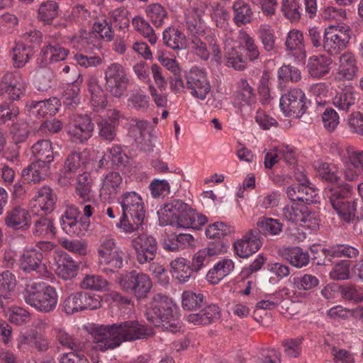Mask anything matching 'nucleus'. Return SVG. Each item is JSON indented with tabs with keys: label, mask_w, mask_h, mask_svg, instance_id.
I'll list each match as a JSON object with an SVG mask.
<instances>
[{
	"label": "nucleus",
	"mask_w": 363,
	"mask_h": 363,
	"mask_svg": "<svg viewBox=\"0 0 363 363\" xmlns=\"http://www.w3.org/2000/svg\"><path fill=\"white\" fill-rule=\"evenodd\" d=\"M332 62V59L324 55L310 57L306 65L309 76L316 79L323 78L330 72Z\"/></svg>",
	"instance_id": "22"
},
{
	"label": "nucleus",
	"mask_w": 363,
	"mask_h": 363,
	"mask_svg": "<svg viewBox=\"0 0 363 363\" xmlns=\"http://www.w3.org/2000/svg\"><path fill=\"white\" fill-rule=\"evenodd\" d=\"M207 222V218L202 214H199L189 206L186 212L182 213L181 216L174 221L170 223V225L182 228H193L199 230Z\"/></svg>",
	"instance_id": "25"
},
{
	"label": "nucleus",
	"mask_w": 363,
	"mask_h": 363,
	"mask_svg": "<svg viewBox=\"0 0 363 363\" xmlns=\"http://www.w3.org/2000/svg\"><path fill=\"white\" fill-rule=\"evenodd\" d=\"M225 53L227 59V66L233 67L238 71L245 69L246 62L235 48L230 46V45H225Z\"/></svg>",
	"instance_id": "52"
},
{
	"label": "nucleus",
	"mask_w": 363,
	"mask_h": 363,
	"mask_svg": "<svg viewBox=\"0 0 363 363\" xmlns=\"http://www.w3.org/2000/svg\"><path fill=\"white\" fill-rule=\"evenodd\" d=\"M18 114L19 109L16 104L7 102L0 104V124L13 120Z\"/></svg>",
	"instance_id": "61"
},
{
	"label": "nucleus",
	"mask_w": 363,
	"mask_h": 363,
	"mask_svg": "<svg viewBox=\"0 0 363 363\" xmlns=\"http://www.w3.org/2000/svg\"><path fill=\"white\" fill-rule=\"evenodd\" d=\"M147 319L155 327L163 330L175 333L179 328V321L175 318L173 304L166 297L157 295L147 308Z\"/></svg>",
	"instance_id": "4"
},
{
	"label": "nucleus",
	"mask_w": 363,
	"mask_h": 363,
	"mask_svg": "<svg viewBox=\"0 0 363 363\" xmlns=\"http://www.w3.org/2000/svg\"><path fill=\"white\" fill-rule=\"evenodd\" d=\"M116 281L121 289L133 294L138 299L145 298L152 286V281L147 274L138 273L135 270L124 274H118Z\"/></svg>",
	"instance_id": "7"
},
{
	"label": "nucleus",
	"mask_w": 363,
	"mask_h": 363,
	"mask_svg": "<svg viewBox=\"0 0 363 363\" xmlns=\"http://www.w3.org/2000/svg\"><path fill=\"white\" fill-rule=\"evenodd\" d=\"M80 211L73 205L68 206L60 218L62 229L69 235L84 236L90 226L87 218L78 220Z\"/></svg>",
	"instance_id": "11"
},
{
	"label": "nucleus",
	"mask_w": 363,
	"mask_h": 363,
	"mask_svg": "<svg viewBox=\"0 0 363 363\" xmlns=\"http://www.w3.org/2000/svg\"><path fill=\"white\" fill-rule=\"evenodd\" d=\"M0 91L6 93L9 99L17 101L25 93V83L19 75L7 72L2 77L0 82Z\"/></svg>",
	"instance_id": "19"
},
{
	"label": "nucleus",
	"mask_w": 363,
	"mask_h": 363,
	"mask_svg": "<svg viewBox=\"0 0 363 363\" xmlns=\"http://www.w3.org/2000/svg\"><path fill=\"white\" fill-rule=\"evenodd\" d=\"M60 101L52 97L43 101H32L28 105V110L31 116L38 118L55 115L59 110Z\"/></svg>",
	"instance_id": "23"
},
{
	"label": "nucleus",
	"mask_w": 363,
	"mask_h": 363,
	"mask_svg": "<svg viewBox=\"0 0 363 363\" xmlns=\"http://www.w3.org/2000/svg\"><path fill=\"white\" fill-rule=\"evenodd\" d=\"M32 233L35 238L49 239L55 236L56 228L52 220L46 217H40L33 221Z\"/></svg>",
	"instance_id": "35"
},
{
	"label": "nucleus",
	"mask_w": 363,
	"mask_h": 363,
	"mask_svg": "<svg viewBox=\"0 0 363 363\" xmlns=\"http://www.w3.org/2000/svg\"><path fill=\"white\" fill-rule=\"evenodd\" d=\"M240 40L245 48L248 59L250 61H254L258 59L259 56V51L255 43L254 39L246 32H241L240 34Z\"/></svg>",
	"instance_id": "57"
},
{
	"label": "nucleus",
	"mask_w": 363,
	"mask_h": 363,
	"mask_svg": "<svg viewBox=\"0 0 363 363\" xmlns=\"http://www.w3.org/2000/svg\"><path fill=\"white\" fill-rule=\"evenodd\" d=\"M351 39V29L342 23L325 28L323 34V47L331 55H336L346 49Z\"/></svg>",
	"instance_id": "8"
},
{
	"label": "nucleus",
	"mask_w": 363,
	"mask_h": 363,
	"mask_svg": "<svg viewBox=\"0 0 363 363\" xmlns=\"http://www.w3.org/2000/svg\"><path fill=\"white\" fill-rule=\"evenodd\" d=\"M68 52L67 49L59 44L49 43L42 49L37 62L40 67H43L50 63L64 60L67 57Z\"/></svg>",
	"instance_id": "26"
},
{
	"label": "nucleus",
	"mask_w": 363,
	"mask_h": 363,
	"mask_svg": "<svg viewBox=\"0 0 363 363\" xmlns=\"http://www.w3.org/2000/svg\"><path fill=\"white\" fill-rule=\"evenodd\" d=\"M189 205L182 200L174 199L164 204L160 216V221L162 225H169L172 221L177 220L182 213L186 212Z\"/></svg>",
	"instance_id": "27"
},
{
	"label": "nucleus",
	"mask_w": 363,
	"mask_h": 363,
	"mask_svg": "<svg viewBox=\"0 0 363 363\" xmlns=\"http://www.w3.org/2000/svg\"><path fill=\"white\" fill-rule=\"evenodd\" d=\"M146 13L150 17L152 23L160 27L163 24L164 19L167 16V11L160 4H152L147 6Z\"/></svg>",
	"instance_id": "56"
},
{
	"label": "nucleus",
	"mask_w": 363,
	"mask_h": 363,
	"mask_svg": "<svg viewBox=\"0 0 363 363\" xmlns=\"http://www.w3.org/2000/svg\"><path fill=\"white\" fill-rule=\"evenodd\" d=\"M123 214L138 223H143L145 216V206L141 196L135 191H127L121 197Z\"/></svg>",
	"instance_id": "17"
},
{
	"label": "nucleus",
	"mask_w": 363,
	"mask_h": 363,
	"mask_svg": "<svg viewBox=\"0 0 363 363\" xmlns=\"http://www.w3.org/2000/svg\"><path fill=\"white\" fill-rule=\"evenodd\" d=\"M58 4L55 1L43 2L38 9V18L44 23H49L57 16Z\"/></svg>",
	"instance_id": "54"
},
{
	"label": "nucleus",
	"mask_w": 363,
	"mask_h": 363,
	"mask_svg": "<svg viewBox=\"0 0 363 363\" xmlns=\"http://www.w3.org/2000/svg\"><path fill=\"white\" fill-rule=\"evenodd\" d=\"M16 285L15 276L9 272L0 274V296L5 300L12 298L13 291Z\"/></svg>",
	"instance_id": "50"
},
{
	"label": "nucleus",
	"mask_w": 363,
	"mask_h": 363,
	"mask_svg": "<svg viewBox=\"0 0 363 363\" xmlns=\"http://www.w3.org/2000/svg\"><path fill=\"white\" fill-rule=\"evenodd\" d=\"M172 276L181 283L186 282L191 274V269L186 259L177 257L170 262Z\"/></svg>",
	"instance_id": "40"
},
{
	"label": "nucleus",
	"mask_w": 363,
	"mask_h": 363,
	"mask_svg": "<svg viewBox=\"0 0 363 363\" xmlns=\"http://www.w3.org/2000/svg\"><path fill=\"white\" fill-rule=\"evenodd\" d=\"M82 289L94 291H103L108 286V281L99 275H86L80 283Z\"/></svg>",
	"instance_id": "55"
},
{
	"label": "nucleus",
	"mask_w": 363,
	"mask_h": 363,
	"mask_svg": "<svg viewBox=\"0 0 363 363\" xmlns=\"http://www.w3.org/2000/svg\"><path fill=\"white\" fill-rule=\"evenodd\" d=\"M98 264L104 272H114L123 266V251L111 235L103 237L97 248Z\"/></svg>",
	"instance_id": "6"
},
{
	"label": "nucleus",
	"mask_w": 363,
	"mask_h": 363,
	"mask_svg": "<svg viewBox=\"0 0 363 363\" xmlns=\"http://www.w3.org/2000/svg\"><path fill=\"white\" fill-rule=\"evenodd\" d=\"M55 336L59 343L72 351L82 352L86 342L67 333L62 328H55Z\"/></svg>",
	"instance_id": "38"
},
{
	"label": "nucleus",
	"mask_w": 363,
	"mask_h": 363,
	"mask_svg": "<svg viewBox=\"0 0 363 363\" xmlns=\"http://www.w3.org/2000/svg\"><path fill=\"white\" fill-rule=\"evenodd\" d=\"M43 255L37 249H30L23 252L20 258V269L27 274L35 272L39 277L50 278L52 273L43 262Z\"/></svg>",
	"instance_id": "14"
},
{
	"label": "nucleus",
	"mask_w": 363,
	"mask_h": 363,
	"mask_svg": "<svg viewBox=\"0 0 363 363\" xmlns=\"http://www.w3.org/2000/svg\"><path fill=\"white\" fill-rule=\"evenodd\" d=\"M80 292L72 293L65 298L63 302V311L68 315L82 311Z\"/></svg>",
	"instance_id": "59"
},
{
	"label": "nucleus",
	"mask_w": 363,
	"mask_h": 363,
	"mask_svg": "<svg viewBox=\"0 0 363 363\" xmlns=\"http://www.w3.org/2000/svg\"><path fill=\"white\" fill-rule=\"evenodd\" d=\"M94 130V123L87 114L77 113L71 118L67 133L74 143H84L90 139Z\"/></svg>",
	"instance_id": "12"
},
{
	"label": "nucleus",
	"mask_w": 363,
	"mask_h": 363,
	"mask_svg": "<svg viewBox=\"0 0 363 363\" xmlns=\"http://www.w3.org/2000/svg\"><path fill=\"white\" fill-rule=\"evenodd\" d=\"M86 164L85 156L82 152H72L65 162V173L66 177H70L72 174L78 169H82Z\"/></svg>",
	"instance_id": "46"
},
{
	"label": "nucleus",
	"mask_w": 363,
	"mask_h": 363,
	"mask_svg": "<svg viewBox=\"0 0 363 363\" xmlns=\"http://www.w3.org/2000/svg\"><path fill=\"white\" fill-rule=\"evenodd\" d=\"M236 99L240 103L251 106L256 103V95L253 88L246 79H242L238 84Z\"/></svg>",
	"instance_id": "45"
},
{
	"label": "nucleus",
	"mask_w": 363,
	"mask_h": 363,
	"mask_svg": "<svg viewBox=\"0 0 363 363\" xmlns=\"http://www.w3.org/2000/svg\"><path fill=\"white\" fill-rule=\"evenodd\" d=\"M186 26L192 38H202L209 33H212L208 30L206 23L197 11H194L192 13L191 17L187 19Z\"/></svg>",
	"instance_id": "42"
},
{
	"label": "nucleus",
	"mask_w": 363,
	"mask_h": 363,
	"mask_svg": "<svg viewBox=\"0 0 363 363\" xmlns=\"http://www.w3.org/2000/svg\"><path fill=\"white\" fill-rule=\"evenodd\" d=\"M56 263V274L62 279H72L77 275L78 266L68 255L65 254L60 256Z\"/></svg>",
	"instance_id": "32"
},
{
	"label": "nucleus",
	"mask_w": 363,
	"mask_h": 363,
	"mask_svg": "<svg viewBox=\"0 0 363 363\" xmlns=\"http://www.w3.org/2000/svg\"><path fill=\"white\" fill-rule=\"evenodd\" d=\"M11 55L13 66L16 68L23 67L30 60L33 55V49L30 46L26 45L21 42L15 43L12 48Z\"/></svg>",
	"instance_id": "39"
},
{
	"label": "nucleus",
	"mask_w": 363,
	"mask_h": 363,
	"mask_svg": "<svg viewBox=\"0 0 363 363\" xmlns=\"http://www.w3.org/2000/svg\"><path fill=\"white\" fill-rule=\"evenodd\" d=\"M153 330L135 320H128L112 325H100L93 329L94 347L105 352L121 345L123 342L145 339Z\"/></svg>",
	"instance_id": "1"
},
{
	"label": "nucleus",
	"mask_w": 363,
	"mask_h": 363,
	"mask_svg": "<svg viewBox=\"0 0 363 363\" xmlns=\"http://www.w3.org/2000/svg\"><path fill=\"white\" fill-rule=\"evenodd\" d=\"M233 22L238 27L250 23L253 12L250 6L244 0H235L233 3Z\"/></svg>",
	"instance_id": "31"
},
{
	"label": "nucleus",
	"mask_w": 363,
	"mask_h": 363,
	"mask_svg": "<svg viewBox=\"0 0 363 363\" xmlns=\"http://www.w3.org/2000/svg\"><path fill=\"white\" fill-rule=\"evenodd\" d=\"M318 191L302 172L296 171V240H303L306 234L319 228L320 218L308 206L317 201Z\"/></svg>",
	"instance_id": "2"
},
{
	"label": "nucleus",
	"mask_w": 363,
	"mask_h": 363,
	"mask_svg": "<svg viewBox=\"0 0 363 363\" xmlns=\"http://www.w3.org/2000/svg\"><path fill=\"white\" fill-rule=\"evenodd\" d=\"M343 174L347 181L357 180L363 175V151L347 147L342 157Z\"/></svg>",
	"instance_id": "15"
},
{
	"label": "nucleus",
	"mask_w": 363,
	"mask_h": 363,
	"mask_svg": "<svg viewBox=\"0 0 363 363\" xmlns=\"http://www.w3.org/2000/svg\"><path fill=\"white\" fill-rule=\"evenodd\" d=\"M96 123L98 128V135L101 140L108 143L115 141L117 136L118 127L100 118L97 119Z\"/></svg>",
	"instance_id": "51"
},
{
	"label": "nucleus",
	"mask_w": 363,
	"mask_h": 363,
	"mask_svg": "<svg viewBox=\"0 0 363 363\" xmlns=\"http://www.w3.org/2000/svg\"><path fill=\"white\" fill-rule=\"evenodd\" d=\"M132 24L135 29L147 39L150 44L155 45L156 43L157 38L153 28L143 17L135 16L132 20Z\"/></svg>",
	"instance_id": "47"
},
{
	"label": "nucleus",
	"mask_w": 363,
	"mask_h": 363,
	"mask_svg": "<svg viewBox=\"0 0 363 363\" xmlns=\"http://www.w3.org/2000/svg\"><path fill=\"white\" fill-rule=\"evenodd\" d=\"M323 252L325 257H356L359 251L352 246L347 245H338L330 247L329 248H323Z\"/></svg>",
	"instance_id": "49"
},
{
	"label": "nucleus",
	"mask_w": 363,
	"mask_h": 363,
	"mask_svg": "<svg viewBox=\"0 0 363 363\" xmlns=\"http://www.w3.org/2000/svg\"><path fill=\"white\" fill-rule=\"evenodd\" d=\"M74 60L79 66L84 68L97 67L103 62V59L98 55H86L82 53H77Z\"/></svg>",
	"instance_id": "62"
},
{
	"label": "nucleus",
	"mask_w": 363,
	"mask_h": 363,
	"mask_svg": "<svg viewBox=\"0 0 363 363\" xmlns=\"http://www.w3.org/2000/svg\"><path fill=\"white\" fill-rule=\"evenodd\" d=\"M164 43L173 50H179L185 47V35L178 29L168 27L163 32Z\"/></svg>",
	"instance_id": "43"
},
{
	"label": "nucleus",
	"mask_w": 363,
	"mask_h": 363,
	"mask_svg": "<svg viewBox=\"0 0 363 363\" xmlns=\"http://www.w3.org/2000/svg\"><path fill=\"white\" fill-rule=\"evenodd\" d=\"M352 191V186L350 184H343L338 188H328L325 192L333 209L339 217L346 222H351L356 217H361L357 211L358 199H354L352 202L345 201Z\"/></svg>",
	"instance_id": "5"
},
{
	"label": "nucleus",
	"mask_w": 363,
	"mask_h": 363,
	"mask_svg": "<svg viewBox=\"0 0 363 363\" xmlns=\"http://www.w3.org/2000/svg\"><path fill=\"white\" fill-rule=\"evenodd\" d=\"M204 296L201 294H196L191 291L183 292L182 296V308L187 311L196 310L202 307Z\"/></svg>",
	"instance_id": "53"
},
{
	"label": "nucleus",
	"mask_w": 363,
	"mask_h": 363,
	"mask_svg": "<svg viewBox=\"0 0 363 363\" xmlns=\"http://www.w3.org/2000/svg\"><path fill=\"white\" fill-rule=\"evenodd\" d=\"M76 194L83 201H89L91 199V179L90 174L84 172L79 174L75 187Z\"/></svg>",
	"instance_id": "48"
},
{
	"label": "nucleus",
	"mask_w": 363,
	"mask_h": 363,
	"mask_svg": "<svg viewBox=\"0 0 363 363\" xmlns=\"http://www.w3.org/2000/svg\"><path fill=\"white\" fill-rule=\"evenodd\" d=\"M104 75L106 91L114 98L122 97L129 84L124 67L118 63H111L106 69Z\"/></svg>",
	"instance_id": "9"
},
{
	"label": "nucleus",
	"mask_w": 363,
	"mask_h": 363,
	"mask_svg": "<svg viewBox=\"0 0 363 363\" xmlns=\"http://www.w3.org/2000/svg\"><path fill=\"white\" fill-rule=\"evenodd\" d=\"M262 245L259 233L254 229L250 230L242 239L234 243L235 253L242 258H246L256 252Z\"/></svg>",
	"instance_id": "18"
},
{
	"label": "nucleus",
	"mask_w": 363,
	"mask_h": 363,
	"mask_svg": "<svg viewBox=\"0 0 363 363\" xmlns=\"http://www.w3.org/2000/svg\"><path fill=\"white\" fill-rule=\"evenodd\" d=\"M92 29L99 34L103 40L106 42H111L114 38V31L111 24L104 19L101 21L95 22L93 24Z\"/></svg>",
	"instance_id": "58"
},
{
	"label": "nucleus",
	"mask_w": 363,
	"mask_h": 363,
	"mask_svg": "<svg viewBox=\"0 0 363 363\" xmlns=\"http://www.w3.org/2000/svg\"><path fill=\"white\" fill-rule=\"evenodd\" d=\"M30 150L36 161L51 164L54 160L53 148L49 140L37 141L32 145Z\"/></svg>",
	"instance_id": "34"
},
{
	"label": "nucleus",
	"mask_w": 363,
	"mask_h": 363,
	"mask_svg": "<svg viewBox=\"0 0 363 363\" xmlns=\"http://www.w3.org/2000/svg\"><path fill=\"white\" fill-rule=\"evenodd\" d=\"M72 72L74 73V77L77 78L74 81L68 83L67 87L65 90L62 96L64 104L69 107H74L79 103L80 99L79 94L80 86L83 82V78L79 72L74 67Z\"/></svg>",
	"instance_id": "28"
},
{
	"label": "nucleus",
	"mask_w": 363,
	"mask_h": 363,
	"mask_svg": "<svg viewBox=\"0 0 363 363\" xmlns=\"http://www.w3.org/2000/svg\"><path fill=\"white\" fill-rule=\"evenodd\" d=\"M186 87L191 94L201 100H204L211 91L210 82L205 69L192 67L186 76Z\"/></svg>",
	"instance_id": "16"
},
{
	"label": "nucleus",
	"mask_w": 363,
	"mask_h": 363,
	"mask_svg": "<svg viewBox=\"0 0 363 363\" xmlns=\"http://www.w3.org/2000/svg\"><path fill=\"white\" fill-rule=\"evenodd\" d=\"M122 180V177L118 172H108L105 175L103 179L101 189V194L107 195L109 197L116 195L120 190Z\"/></svg>",
	"instance_id": "41"
},
{
	"label": "nucleus",
	"mask_w": 363,
	"mask_h": 363,
	"mask_svg": "<svg viewBox=\"0 0 363 363\" xmlns=\"http://www.w3.org/2000/svg\"><path fill=\"white\" fill-rule=\"evenodd\" d=\"M23 298L27 304L45 313L54 311L58 303L55 288L41 282L32 281L27 284Z\"/></svg>",
	"instance_id": "3"
},
{
	"label": "nucleus",
	"mask_w": 363,
	"mask_h": 363,
	"mask_svg": "<svg viewBox=\"0 0 363 363\" xmlns=\"http://www.w3.org/2000/svg\"><path fill=\"white\" fill-rule=\"evenodd\" d=\"M357 95V92L352 86H345L333 99V104L338 109L347 111L354 104Z\"/></svg>",
	"instance_id": "36"
},
{
	"label": "nucleus",
	"mask_w": 363,
	"mask_h": 363,
	"mask_svg": "<svg viewBox=\"0 0 363 363\" xmlns=\"http://www.w3.org/2000/svg\"><path fill=\"white\" fill-rule=\"evenodd\" d=\"M257 228L259 235H277L281 231L282 224L274 218L260 217L257 222Z\"/></svg>",
	"instance_id": "44"
},
{
	"label": "nucleus",
	"mask_w": 363,
	"mask_h": 363,
	"mask_svg": "<svg viewBox=\"0 0 363 363\" xmlns=\"http://www.w3.org/2000/svg\"><path fill=\"white\" fill-rule=\"evenodd\" d=\"M7 315L9 320L16 325L26 323L30 318V313L26 309L18 306L10 308Z\"/></svg>",
	"instance_id": "60"
},
{
	"label": "nucleus",
	"mask_w": 363,
	"mask_h": 363,
	"mask_svg": "<svg viewBox=\"0 0 363 363\" xmlns=\"http://www.w3.org/2000/svg\"><path fill=\"white\" fill-rule=\"evenodd\" d=\"M34 201L35 206H38L45 213H49L55 208L57 196L51 188L43 186L38 190Z\"/></svg>",
	"instance_id": "30"
},
{
	"label": "nucleus",
	"mask_w": 363,
	"mask_h": 363,
	"mask_svg": "<svg viewBox=\"0 0 363 363\" xmlns=\"http://www.w3.org/2000/svg\"><path fill=\"white\" fill-rule=\"evenodd\" d=\"M30 216L28 211L19 207L9 211L5 218L6 225L15 230H19L28 225Z\"/></svg>",
	"instance_id": "37"
},
{
	"label": "nucleus",
	"mask_w": 363,
	"mask_h": 363,
	"mask_svg": "<svg viewBox=\"0 0 363 363\" xmlns=\"http://www.w3.org/2000/svg\"><path fill=\"white\" fill-rule=\"evenodd\" d=\"M150 122L144 120L133 119L129 129V135L136 144L143 150H152L150 145Z\"/></svg>",
	"instance_id": "21"
},
{
	"label": "nucleus",
	"mask_w": 363,
	"mask_h": 363,
	"mask_svg": "<svg viewBox=\"0 0 363 363\" xmlns=\"http://www.w3.org/2000/svg\"><path fill=\"white\" fill-rule=\"evenodd\" d=\"M190 48L192 52L202 60H208L212 53L214 60L217 63L221 62L222 55L220 44L213 33H209L202 38H192Z\"/></svg>",
	"instance_id": "10"
},
{
	"label": "nucleus",
	"mask_w": 363,
	"mask_h": 363,
	"mask_svg": "<svg viewBox=\"0 0 363 363\" xmlns=\"http://www.w3.org/2000/svg\"><path fill=\"white\" fill-rule=\"evenodd\" d=\"M131 245L135 250L136 259L140 264L150 263L156 257L157 242L152 235L142 233L133 238Z\"/></svg>",
	"instance_id": "13"
},
{
	"label": "nucleus",
	"mask_w": 363,
	"mask_h": 363,
	"mask_svg": "<svg viewBox=\"0 0 363 363\" xmlns=\"http://www.w3.org/2000/svg\"><path fill=\"white\" fill-rule=\"evenodd\" d=\"M324 127L330 132L333 131L340 123L337 113L333 108H326L322 115Z\"/></svg>",
	"instance_id": "64"
},
{
	"label": "nucleus",
	"mask_w": 363,
	"mask_h": 363,
	"mask_svg": "<svg viewBox=\"0 0 363 363\" xmlns=\"http://www.w3.org/2000/svg\"><path fill=\"white\" fill-rule=\"evenodd\" d=\"M61 245L66 250L79 255H86L87 254V244L84 241L66 239L62 241Z\"/></svg>",
	"instance_id": "63"
},
{
	"label": "nucleus",
	"mask_w": 363,
	"mask_h": 363,
	"mask_svg": "<svg viewBox=\"0 0 363 363\" xmlns=\"http://www.w3.org/2000/svg\"><path fill=\"white\" fill-rule=\"evenodd\" d=\"M359 67L357 57L351 52L340 55L337 62V77L342 80H352L358 74Z\"/></svg>",
	"instance_id": "20"
},
{
	"label": "nucleus",
	"mask_w": 363,
	"mask_h": 363,
	"mask_svg": "<svg viewBox=\"0 0 363 363\" xmlns=\"http://www.w3.org/2000/svg\"><path fill=\"white\" fill-rule=\"evenodd\" d=\"M314 167L323 180L333 185L331 188H338L345 184L341 182L338 169L334 164L318 162L314 164Z\"/></svg>",
	"instance_id": "29"
},
{
	"label": "nucleus",
	"mask_w": 363,
	"mask_h": 363,
	"mask_svg": "<svg viewBox=\"0 0 363 363\" xmlns=\"http://www.w3.org/2000/svg\"><path fill=\"white\" fill-rule=\"evenodd\" d=\"M50 164L35 160L22 171V177L28 184H38L50 174Z\"/></svg>",
	"instance_id": "24"
},
{
	"label": "nucleus",
	"mask_w": 363,
	"mask_h": 363,
	"mask_svg": "<svg viewBox=\"0 0 363 363\" xmlns=\"http://www.w3.org/2000/svg\"><path fill=\"white\" fill-rule=\"evenodd\" d=\"M88 91L91 95L93 106L104 108L107 104L106 95L96 75H90L86 79Z\"/></svg>",
	"instance_id": "33"
}]
</instances>
